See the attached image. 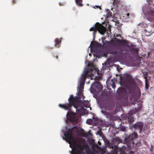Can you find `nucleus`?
Returning <instances> with one entry per match:
<instances>
[{"mask_svg": "<svg viewBox=\"0 0 154 154\" xmlns=\"http://www.w3.org/2000/svg\"><path fill=\"white\" fill-rule=\"evenodd\" d=\"M88 67L85 69V72L82 74L79 80L80 84L78 87L77 96L74 97L72 95H70L68 99L69 103L65 104H60L59 105V107L66 110H69L73 106L76 109V110L80 111L82 109L83 107L81 104L82 101L78 99L81 98L82 97V92L86 78L89 77L91 78L94 75L93 73L89 74L94 70V65L92 64H88Z\"/></svg>", "mask_w": 154, "mask_h": 154, "instance_id": "obj_1", "label": "nucleus"}, {"mask_svg": "<svg viewBox=\"0 0 154 154\" xmlns=\"http://www.w3.org/2000/svg\"><path fill=\"white\" fill-rule=\"evenodd\" d=\"M88 67L85 69V72L82 74L79 80L80 84L78 87L77 96L74 97L72 95H70L68 99L69 103L65 104H60L59 105V107L66 110H69L73 106L76 109V110L80 111L82 109L83 107L81 104L82 101L78 99L81 98L82 97V92L86 78L89 77L91 78L94 75L93 73L89 74L94 70V65L92 64H88Z\"/></svg>", "mask_w": 154, "mask_h": 154, "instance_id": "obj_2", "label": "nucleus"}, {"mask_svg": "<svg viewBox=\"0 0 154 154\" xmlns=\"http://www.w3.org/2000/svg\"><path fill=\"white\" fill-rule=\"evenodd\" d=\"M78 126H75L66 130L64 134L65 140L70 145L71 148H75L76 150L72 154H82L84 149L88 148V145L85 143V140L82 138H75V133L78 132Z\"/></svg>", "mask_w": 154, "mask_h": 154, "instance_id": "obj_3", "label": "nucleus"}, {"mask_svg": "<svg viewBox=\"0 0 154 154\" xmlns=\"http://www.w3.org/2000/svg\"><path fill=\"white\" fill-rule=\"evenodd\" d=\"M120 79L121 85L125 86L128 90L129 93L131 94L132 96L135 94L137 99L139 98L141 95V92L138 91L135 93L137 85L135 79L131 75L127 74L124 75L123 77L120 76Z\"/></svg>", "mask_w": 154, "mask_h": 154, "instance_id": "obj_4", "label": "nucleus"}, {"mask_svg": "<svg viewBox=\"0 0 154 154\" xmlns=\"http://www.w3.org/2000/svg\"><path fill=\"white\" fill-rule=\"evenodd\" d=\"M109 44L113 45L115 47L117 45L115 43L112 41H106L105 42H103V45H105V48L106 49L105 51V56L107 54H112L114 59H119L124 55V51L122 48L110 47Z\"/></svg>", "mask_w": 154, "mask_h": 154, "instance_id": "obj_5", "label": "nucleus"}, {"mask_svg": "<svg viewBox=\"0 0 154 154\" xmlns=\"http://www.w3.org/2000/svg\"><path fill=\"white\" fill-rule=\"evenodd\" d=\"M111 29L108 28V29L105 27L103 25L98 22L96 23L94 25L93 27L91 28L90 29V31H94L93 34L94 37L95 36L96 32L98 31V32L101 34H104L106 31L109 32H107V33L109 34L111 32Z\"/></svg>", "mask_w": 154, "mask_h": 154, "instance_id": "obj_6", "label": "nucleus"}, {"mask_svg": "<svg viewBox=\"0 0 154 154\" xmlns=\"http://www.w3.org/2000/svg\"><path fill=\"white\" fill-rule=\"evenodd\" d=\"M144 14L146 19L151 22L154 21V8H148Z\"/></svg>", "mask_w": 154, "mask_h": 154, "instance_id": "obj_7", "label": "nucleus"}, {"mask_svg": "<svg viewBox=\"0 0 154 154\" xmlns=\"http://www.w3.org/2000/svg\"><path fill=\"white\" fill-rule=\"evenodd\" d=\"M137 137V133L135 132H134L132 134H130L128 137H126L124 140V141L128 145V147H129L131 146V144L134 143L133 140L134 139H136Z\"/></svg>", "mask_w": 154, "mask_h": 154, "instance_id": "obj_8", "label": "nucleus"}, {"mask_svg": "<svg viewBox=\"0 0 154 154\" xmlns=\"http://www.w3.org/2000/svg\"><path fill=\"white\" fill-rule=\"evenodd\" d=\"M66 115L67 118L71 122H76L78 121V118L75 113H69L68 112Z\"/></svg>", "mask_w": 154, "mask_h": 154, "instance_id": "obj_9", "label": "nucleus"}, {"mask_svg": "<svg viewBox=\"0 0 154 154\" xmlns=\"http://www.w3.org/2000/svg\"><path fill=\"white\" fill-rule=\"evenodd\" d=\"M116 40L120 46L123 47H128L129 46L128 41L126 40H120L116 38Z\"/></svg>", "mask_w": 154, "mask_h": 154, "instance_id": "obj_10", "label": "nucleus"}, {"mask_svg": "<svg viewBox=\"0 0 154 154\" xmlns=\"http://www.w3.org/2000/svg\"><path fill=\"white\" fill-rule=\"evenodd\" d=\"M143 126V123L141 122H138L136 123H135L133 125V126L134 129H139V133H141V132Z\"/></svg>", "mask_w": 154, "mask_h": 154, "instance_id": "obj_11", "label": "nucleus"}, {"mask_svg": "<svg viewBox=\"0 0 154 154\" xmlns=\"http://www.w3.org/2000/svg\"><path fill=\"white\" fill-rule=\"evenodd\" d=\"M142 108V106L140 105L137 108H135L134 109H131V110L128 113V115L132 116L136 112H138L140 110H141Z\"/></svg>", "mask_w": 154, "mask_h": 154, "instance_id": "obj_12", "label": "nucleus"}, {"mask_svg": "<svg viewBox=\"0 0 154 154\" xmlns=\"http://www.w3.org/2000/svg\"><path fill=\"white\" fill-rule=\"evenodd\" d=\"M122 140L120 138L118 137H116L112 139V142L113 143L116 142L117 144H119L120 143L122 142Z\"/></svg>", "mask_w": 154, "mask_h": 154, "instance_id": "obj_13", "label": "nucleus"}, {"mask_svg": "<svg viewBox=\"0 0 154 154\" xmlns=\"http://www.w3.org/2000/svg\"><path fill=\"white\" fill-rule=\"evenodd\" d=\"M95 85L96 87L98 89L100 90L102 89L103 88V86L100 82L98 81L96 82Z\"/></svg>", "mask_w": 154, "mask_h": 154, "instance_id": "obj_14", "label": "nucleus"}, {"mask_svg": "<svg viewBox=\"0 0 154 154\" xmlns=\"http://www.w3.org/2000/svg\"><path fill=\"white\" fill-rule=\"evenodd\" d=\"M116 81L114 79H111V80L109 82V85L110 86H112V88L113 89H115L116 88L115 85Z\"/></svg>", "mask_w": 154, "mask_h": 154, "instance_id": "obj_15", "label": "nucleus"}, {"mask_svg": "<svg viewBox=\"0 0 154 154\" xmlns=\"http://www.w3.org/2000/svg\"><path fill=\"white\" fill-rule=\"evenodd\" d=\"M101 112L105 116H106L107 118L111 116V114L110 113L106 112L105 111H103V109L101 111Z\"/></svg>", "mask_w": 154, "mask_h": 154, "instance_id": "obj_16", "label": "nucleus"}, {"mask_svg": "<svg viewBox=\"0 0 154 154\" xmlns=\"http://www.w3.org/2000/svg\"><path fill=\"white\" fill-rule=\"evenodd\" d=\"M114 149L113 150L111 151L110 154H117V146H114Z\"/></svg>", "mask_w": 154, "mask_h": 154, "instance_id": "obj_17", "label": "nucleus"}, {"mask_svg": "<svg viewBox=\"0 0 154 154\" xmlns=\"http://www.w3.org/2000/svg\"><path fill=\"white\" fill-rule=\"evenodd\" d=\"M128 120L129 122H132L134 121V119L133 117L132 116L128 115Z\"/></svg>", "mask_w": 154, "mask_h": 154, "instance_id": "obj_18", "label": "nucleus"}, {"mask_svg": "<svg viewBox=\"0 0 154 154\" xmlns=\"http://www.w3.org/2000/svg\"><path fill=\"white\" fill-rule=\"evenodd\" d=\"M130 50L131 52H133L134 53L137 54H138L139 51V49L137 48H131Z\"/></svg>", "mask_w": 154, "mask_h": 154, "instance_id": "obj_19", "label": "nucleus"}, {"mask_svg": "<svg viewBox=\"0 0 154 154\" xmlns=\"http://www.w3.org/2000/svg\"><path fill=\"white\" fill-rule=\"evenodd\" d=\"M89 133V132L87 133V132L83 131L82 133V136L84 137H87L88 136L90 135V134H88Z\"/></svg>", "mask_w": 154, "mask_h": 154, "instance_id": "obj_20", "label": "nucleus"}, {"mask_svg": "<svg viewBox=\"0 0 154 154\" xmlns=\"http://www.w3.org/2000/svg\"><path fill=\"white\" fill-rule=\"evenodd\" d=\"M59 39H56L55 40V46L57 48H59Z\"/></svg>", "mask_w": 154, "mask_h": 154, "instance_id": "obj_21", "label": "nucleus"}, {"mask_svg": "<svg viewBox=\"0 0 154 154\" xmlns=\"http://www.w3.org/2000/svg\"><path fill=\"white\" fill-rule=\"evenodd\" d=\"M93 122L92 119H88L86 121V123L89 125H91Z\"/></svg>", "mask_w": 154, "mask_h": 154, "instance_id": "obj_22", "label": "nucleus"}, {"mask_svg": "<svg viewBox=\"0 0 154 154\" xmlns=\"http://www.w3.org/2000/svg\"><path fill=\"white\" fill-rule=\"evenodd\" d=\"M108 11V14H106L107 17H109L112 16V13L109 10H107Z\"/></svg>", "mask_w": 154, "mask_h": 154, "instance_id": "obj_23", "label": "nucleus"}, {"mask_svg": "<svg viewBox=\"0 0 154 154\" xmlns=\"http://www.w3.org/2000/svg\"><path fill=\"white\" fill-rule=\"evenodd\" d=\"M144 78L145 79V86L146 87L147 85H148V80L146 76H144Z\"/></svg>", "mask_w": 154, "mask_h": 154, "instance_id": "obj_24", "label": "nucleus"}, {"mask_svg": "<svg viewBox=\"0 0 154 154\" xmlns=\"http://www.w3.org/2000/svg\"><path fill=\"white\" fill-rule=\"evenodd\" d=\"M98 44V43H96V44L94 43H93L92 44V46L91 47H92L94 46H97V45Z\"/></svg>", "mask_w": 154, "mask_h": 154, "instance_id": "obj_25", "label": "nucleus"}, {"mask_svg": "<svg viewBox=\"0 0 154 154\" xmlns=\"http://www.w3.org/2000/svg\"><path fill=\"white\" fill-rule=\"evenodd\" d=\"M122 154H134V152L132 151H130L128 153L125 152H124Z\"/></svg>", "mask_w": 154, "mask_h": 154, "instance_id": "obj_26", "label": "nucleus"}, {"mask_svg": "<svg viewBox=\"0 0 154 154\" xmlns=\"http://www.w3.org/2000/svg\"><path fill=\"white\" fill-rule=\"evenodd\" d=\"M121 130L122 131H125V129L124 127H122L121 128Z\"/></svg>", "mask_w": 154, "mask_h": 154, "instance_id": "obj_27", "label": "nucleus"}, {"mask_svg": "<svg viewBox=\"0 0 154 154\" xmlns=\"http://www.w3.org/2000/svg\"><path fill=\"white\" fill-rule=\"evenodd\" d=\"M148 1L149 2V4L150 5H151L152 3V0H149Z\"/></svg>", "mask_w": 154, "mask_h": 154, "instance_id": "obj_28", "label": "nucleus"}, {"mask_svg": "<svg viewBox=\"0 0 154 154\" xmlns=\"http://www.w3.org/2000/svg\"><path fill=\"white\" fill-rule=\"evenodd\" d=\"M54 57H55L57 59H58V56L57 55H55V56L54 55Z\"/></svg>", "mask_w": 154, "mask_h": 154, "instance_id": "obj_29", "label": "nucleus"}, {"mask_svg": "<svg viewBox=\"0 0 154 154\" xmlns=\"http://www.w3.org/2000/svg\"><path fill=\"white\" fill-rule=\"evenodd\" d=\"M96 7H97V8H100V9H101V7L100 6H98V5L97 6V5H96Z\"/></svg>", "mask_w": 154, "mask_h": 154, "instance_id": "obj_30", "label": "nucleus"}, {"mask_svg": "<svg viewBox=\"0 0 154 154\" xmlns=\"http://www.w3.org/2000/svg\"><path fill=\"white\" fill-rule=\"evenodd\" d=\"M130 14L129 13H128L127 14V16L129 18V16Z\"/></svg>", "mask_w": 154, "mask_h": 154, "instance_id": "obj_31", "label": "nucleus"}, {"mask_svg": "<svg viewBox=\"0 0 154 154\" xmlns=\"http://www.w3.org/2000/svg\"><path fill=\"white\" fill-rule=\"evenodd\" d=\"M12 3H13V4H14L15 3V0H12Z\"/></svg>", "mask_w": 154, "mask_h": 154, "instance_id": "obj_32", "label": "nucleus"}, {"mask_svg": "<svg viewBox=\"0 0 154 154\" xmlns=\"http://www.w3.org/2000/svg\"><path fill=\"white\" fill-rule=\"evenodd\" d=\"M98 143L99 144V145H101V143L100 141H98Z\"/></svg>", "mask_w": 154, "mask_h": 154, "instance_id": "obj_33", "label": "nucleus"}, {"mask_svg": "<svg viewBox=\"0 0 154 154\" xmlns=\"http://www.w3.org/2000/svg\"><path fill=\"white\" fill-rule=\"evenodd\" d=\"M121 90H122V88H119V91Z\"/></svg>", "mask_w": 154, "mask_h": 154, "instance_id": "obj_34", "label": "nucleus"}, {"mask_svg": "<svg viewBox=\"0 0 154 154\" xmlns=\"http://www.w3.org/2000/svg\"><path fill=\"white\" fill-rule=\"evenodd\" d=\"M99 132V134H100L101 133V131H100V132Z\"/></svg>", "mask_w": 154, "mask_h": 154, "instance_id": "obj_35", "label": "nucleus"}, {"mask_svg": "<svg viewBox=\"0 0 154 154\" xmlns=\"http://www.w3.org/2000/svg\"><path fill=\"white\" fill-rule=\"evenodd\" d=\"M112 149H114V146H112Z\"/></svg>", "mask_w": 154, "mask_h": 154, "instance_id": "obj_36", "label": "nucleus"}, {"mask_svg": "<svg viewBox=\"0 0 154 154\" xmlns=\"http://www.w3.org/2000/svg\"><path fill=\"white\" fill-rule=\"evenodd\" d=\"M85 105V104H84V105ZM85 106V107H88L87 105H86V106Z\"/></svg>", "mask_w": 154, "mask_h": 154, "instance_id": "obj_37", "label": "nucleus"}, {"mask_svg": "<svg viewBox=\"0 0 154 154\" xmlns=\"http://www.w3.org/2000/svg\"><path fill=\"white\" fill-rule=\"evenodd\" d=\"M89 132V133H88V134H89L90 135H91V133L90 132Z\"/></svg>", "mask_w": 154, "mask_h": 154, "instance_id": "obj_38", "label": "nucleus"}, {"mask_svg": "<svg viewBox=\"0 0 154 154\" xmlns=\"http://www.w3.org/2000/svg\"><path fill=\"white\" fill-rule=\"evenodd\" d=\"M91 154H96L94 153H92Z\"/></svg>", "mask_w": 154, "mask_h": 154, "instance_id": "obj_39", "label": "nucleus"}, {"mask_svg": "<svg viewBox=\"0 0 154 154\" xmlns=\"http://www.w3.org/2000/svg\"><path fill=\"white\" fill-rule=\"evenodd\" d=\"M112 110V109H109V110Z\"/></svg>", "mask_w": 154, "mask_h": 154, "instance_id": "obj_40", "label": "nucleus"}]
</instances>
